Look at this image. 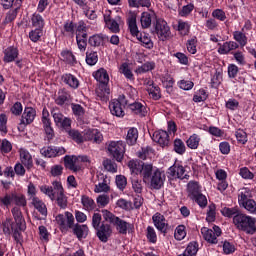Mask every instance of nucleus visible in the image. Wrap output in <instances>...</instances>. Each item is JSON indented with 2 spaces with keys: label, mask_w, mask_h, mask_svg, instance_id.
I'll return each instance as SVG.
<instances>
[{
  "label": "nucleus",
  "mask_w": 256,
  "mask_h": 256,
  "mask_svg": "<svg viewBox=\"0 0 256 256\" xmlns=\"http://www.w3.org/2000/svg\"><path fill=\"white\" fill-rule=\"evenodd\" d=\"M75 163H77V157L69 156V155L64 157V165H65L66 169H69L70 171L77 172V170L79 168L77 165H75Z\"/></svg>",
  "instance_id": "31"
},
{
  "label": "nucleus",
  "mask_w": 256,
  "mask_h": 256,
  "mask_svg": "<svg viewBox=\"0 0 256 256\" xmlns=\"http://www.w3.org/2000/svg\"><path fill=\"white\" fill-rule=\"evenodd\" d=\"M149 87L147 88L148 94L150 95L151 99L154 101H159L161 99V88L155 85L153 82H148Z\"/></svg>",
  "instance_id": "23"
},
{
  "label": "nucleus",
  "mask_w": 256,
  "mask_h": 256,
  "mask_svg": "<svg viewBox=\"0 0 256 256\" xmlns=\"http://www.w3.org/2000/svg\"><path fill=\"white\" fill-rule=\"evenodd\" d=\"M40 191L44 193V195H47L51 201H55L60 209H67L68 201L61 182L54 181L52 187L43 185L40 187Z\"/></svg>",
  "instance_id": "2"
},
{
  "label": "nucleus",
  "mask_w": 256,
  "mask_h": 256,
  "mask_svg": "<svg viewBox=\"0 0 256 256\" xmlns=\"http://www.w3.org/2000/svg\"><path fill=\"white\" fill-rule=\"evenodd\" d=\"M200 141H201V138H199V136L197 134H193L186 141L187 147H189V149H197V147H199Z\"/></svg>",
  "instance_id": "42"
},
{
  "label": "nucleus",
  "mask_w": 256,
  "mask_h": 256,
  "mask_svg": "<svg viewBox=\"0 0 256 256\" xmlns=\"http://www.w3.org/2000/svg\"><path fill=\"white\" fill-rule=\"evenodd\" d=\"M146 237L150 243H157V233L155 232V229L153 227H147Z\"/></svg>",
  "instance_id": "54"
},
{
  "label": "nucleus",
  "mask_w": 256,
  "mask_h": 256,
  "mask_svg": "<svg viewBox=\"0 0 256 256\" xmlns=\"http://www.w3.org/2000/svg\"><path fill=\"white\" fill-rule=\"evenodd\" d=\"M51 115L57 127H61L62 129H64V131L71 127V119L63 116L61 111H59V108H53L51 110Z\"/></svg>",
  "instance_id": "9"
},
{
  "label": "nucleus",
  "mask_w": 256,
  "mask_h": 256,
  "mask_svg": "<svg viewBox=\"0 0 256 256\" xmlns=\"http://www.w3.org/2000/svg\"><path fill=\"white\" fill-rule=\"evenodd\" d=\"M19 57V50L13 46H9L4 50V63H13Z\"/></svg>",
  "instance_id": "18"
},
{
  "label": "nucleus",
  "mask_w": 256,
  "mask_h": 256,
  "mask_svg": "<svg viewBox=\"0 0 256 256\" xmlns=\"http://www.w3.org/2000/svg\"><path fill=\"white\" fill-rule=\"evenodd\" d=\"M32 205L39 211L41 215L47 217V206L37 197L32 198Z\"/></svg>",
  "instance_id": "29"
},
{
  "label": "nucleus",
  "mask_w": 256,
  "mask_h": 256,
  "mask_svg": "<svg viewBox=\"0 0 256 256\" xmlns=\"http://www.w3.org/2000/svg\"><path fill=\"white\" fill-rule=\"evenodd\" d=\"M67 217V227L68 229H72L74 235L77 237L78 241H82V239H87V235H89V227L85 224H75V217L71 212H66Z\"/></svg>",
  "instance_id": "5"
},
{
  "label": "nucleus",
  "mask_w": 256,
  "mask_h": 256,
  "mask_svg": "<svg viewBox=\"0 0 256 256\" xmlns=\"http://www.w3.org/2000/svg\"><path fill=\"white\" fill-rule=\"evenodd\" d=\"M128 167L132 173H134L135 175H139V173H141L143 164H140L139 162H137L135 160H130L128 162Z\"/></svg>",
  "instance_id": "43"
},
{
  "label": "nucleus",
  "mask_w": 256,
  "mask_h": 256,
  "mask_svg": "<svg viewBox=\"0 0 256 256\" xmlns=\"http://www.w3.org/2000/svg\"><path fill=\"white\" fill-rule=\"evenodd\" d=\"M137 39L140 40V42L142 43V45H144L146 49H153V41L147 34H144L143 36H138Z\"/></svg>",
  "instance_id": "52"
},
{
  "label": "nucleus",
  "mask_w": 256,
  "mask_h": 256,
  "mask_svg": "<svg viewBox=\"0 0 256 256\" xmlns=\"http://www.w3.org/2000/svg\"><path fill=\"white\" fill-rule=\"evenodd\" d=\"M192 200L195 201L200 207H207V197H205V195H203L202 193L194 196Z\"/></svg>",
  "instance_id": "57"
},
{
  "label": "nucleus",
  "mask_w": 256,
  "mask_h": 256,
  "mask_svg": "<svg viewBox=\"0 0 256 256\" xmlns=\"http://www.w3.org/2000/svg\"><path fill=\"white\" fill-rule=\"evenodd\" d=\"M233 37L235 41H237V43L241 45V47H245V45H247V36L245 35V33L241 31H235L233 33Z\"/></svg>",
  "instance_id": "40"
},
{
  "label": "nucleus",
  "mask_w": 256,
  "mask_h": 256,
  "mask_svg": "<svg viewBox=\"0 0 256 256\" xmlns=\"http://www.w3.org/2000/svg\"><path fill=\"white\" fill-rule=\"evenodd\" d=\"M110 187L106 184V182H101L95 186L94 192L95 193H107Z\"/></svg>",
  "instance_id": "61"
},
{
  "label": "nucleus",
  "mask_w": 256,
  "mask_h": 256,
  "mask_svg": "<svg viewBox=\"0 0 256 256\" xmlns=\"http://www.w3.org/2000/svg\"><path fill=\"white\" fill-rule=\"evenodd\" d=\"M127 105L130 111H132V113H134L135 115H139L140 117H145V115H147V108L145 107V105L141 104L140 102H133V103L128 102Z\"/></svg>",
  "instance_id": "19"
},
{
  "label": "nucleus",
  "mask_w": 256,
  "mask_h": 256,
  "mask_svg": "<svg viewBox=\"0 0 256 256\" xmlns=\"http://www.w3.org/2000/svg\"><path fill=\"white\" fill-rule=\"evenodd\" d=\"M101 214L100 213H94L92 216V226L94 227V229H99L100 225H101Z\"/></svg>",
  "instance_id": "62"
},
{
  "label": "nucleus",
  "mask_w": 256,
  "mask_h": 256,
  "mask_svg": "<svg viewBox=\"0 0 256 256\" xmlns=\"http://www.w3.org/2000/svg\"><path fill=\"white\" fill-rule=\"evenodd\" d=\"M65 152V148L55 146L44 147L40 150L41 155L48 158L60 157V155H65Z\"/></svg>",
  "instance_id": "12"
},
{
  "label": "nucleus",
  "mask_w": 256,
  "mask_h": 256,
  "mask_svg": "<svg viewBox=\"0 0 256 256\" xmlns=\"http://www.w3.org/2000/svg\"><path fill=\"white\" fill-rule=\"evenodd\" d=\"M108 151L118 163H121L123 157H125V143L123 141H112L108 145Z\"/></svg>",
  "instance_id": "7"
},
{
  "label": "nucleus",
  "mask_w": 256,
  "mask_h": 256,
  "mask_svg": "<svg viewBox=\"0 0 256 256\" xmlns=\"http://www.w3.org/2000/svg\"><path fill=\"white\" fill-rule=\"evenodd\" d=\"M94 79L100 83L99 88L96 91L97 96L100 97L102 101H107V99H109V93H111V90L107 86L109 84V74L107 73V70L101 68L96 71Z\"/></svg>",
  "instance_id": "4"
},
{
  "label": "nucleus",
  "mask_w": 256,
  "mask_h": 256,
  "mask_svg": "<svg viewBox=\"0 0 256 256\" xmlns=\"http://www.w3.org/2000/svg\"><path fill=\"white\" fill-rule=\"evenodd\" d=\"M153 69H155V62H145L136 70V73H147L153 71Z\"/></svg>",
  "instance_id": "49"
},
{
  "label": "nucleus",
  "mask_w": 256,
  "mask_h": 256,
  "mask_svg": "<svg viewBox=\"0 0 256 256\" xmlns=\"http://www.w3.org/2000/svg\"><path fill=\"white\" fill-rule=\"evenodd\" d=\"M188 197L190 199L195 198L197 195L201 194V187L197 182H189L188 183Z\"/></svg>",
  "instance_id": "28"
},
{
  "label": "nucleus",
  "mask_w": 256,
  "mask_h": 256,
  "mask_svg": "<svg viewBox=\"0 0 256 256\" xmlns=\"http://www.w3.org/2000/svg\"><path fill=\"white\" fill-rule=\"evenodd\" d=\"M201 233L203 235V238L208 243L217 244V236L215 235V232L207 227H204L201 229Z\"/></svg>",
  "instance_id": "25"
},
{
  "label": "nucleus",
  "mask_w": 256,
  "mask_h": 256,
  "mask_svg": "<svg viewBox=\"0 0 256 256\" xmlns=\"http://www.w3.org/2000/svg\"><path fill=\"white\" fill-rule=\"evenodd\" d=\"M84 141H94V143H101L103 141V134L97 129H86L83 134Z\"/></svg>",
  "instance_id": "14"
},
{
  "label": "nucleus",
  "mask_w": 256,
  "mask_h": 256,
  "mask_svg": "<svg viewBox=\"0 0 256 256\" xmlns=\"http://www.w3.org/2000/svg\"><path fill=\"white\" fill-rule=\"evenodd\" d=\"M158 20L155 12H143L140 17L142 29H149L151 24L154 23L155 25Z\"/></svg>",
  "instance_id": "13"
},
{
  "label": "nucleus",
  "mask_w": 256,
  "mask_h": 256,
  "mask_svg": "<svg viewBox=\"0 0 256 256\" xmlns=\"http://www.w3.org/2000/svg\"><path fill=\"white\" fill-rule=\"evenodd\" d=\"M152 139L155 143H159L160 147H167L169 145V134L167 131L158 130L154 132Z\"/></svg>",
  "instance_id": "15"
},
{
  "label": "nucleus",
  "mask_w": 256,
  "mask_h": 256,
  "mask_svg": "<svg viewBox=\"0 0 256 256\" xmlns=\"http://www.w3.org/2000/svg\"><path fill=\"white\" fill-rule=\"evenodd\" d=\"M97 237L102 243H107L113 231L111 230V226L102 224L98 229H96Z\"/></svg>",
  "instance_id": "16"
},
{
  "label": "nucleus",
  "mask_w": 256,
  "mask_h": 256,
  "mask_svg": "<svg viewBox=\"0 0 256 256\" xmlns=\"http://www.w3.org/2000/svg\"><path fill=\"white\" fill-rule=\"evenodd\" d=\"M152 221L156 229H158L160 233H163L164 235L167 233V229H169V224L167 223V220L165 219V216H163V214L156 213L152 217Z\"/></svg>",
  "instance_id": "11"
},
{
  "label": "nucleus",
  "mask_w": 256,
  "mask_h": 256,
  "mask_svg": "<svg viewBox=\"0 0 256 256\" xmlns=\"http://www.w3.org/2000/svg\"><path fill=\"white\" fill-rule=\"evenodd\" d=\"M0 131L7 133V115L5 114H0Z\"/></svg>",
  "instance_id": "63"
},
{
  "label": "nucleus",
  "mask_w": 256,
  "mask_h": 256,
  "mask_svg": "<svg viewBox=\"0 0 256 256\" xmlns=\"http://www.w3.org/2000/svg\"><path fill=\"white\" fill-rule=\"evenodd\" d=\"M116 185L120 191H123L127 187V178L124 175H117Z\"/></svg>",
  "instance_id": "55"
},
{
  "label": "nucleus",
  "mask_w": 256,
  "mask_h": 256,
  "mask_svg": "<svg viewBox=\"0 0 256 256\" xmlns=\"http://www.w3.org/2000/svg\"><path fill=\"white\" fill-rule=\"evenodd\" d=\"M99 61V56H97V52H87L86 53V63L87 65L93 66L97 64Z\"/></svg>",
  "instance_id": "51"
},
{
  "label": "nucleus",
  "mask_w": 256,
  "mask_h": 256,
  "mask_svg": "<svg viewBox=\"0 0 256 256\" xmlns=\"http://www.w3.org/2000/svg\"><path fill=\"white\" fill-rule=\"evenodd\" d=\"M63 61H66L69 65H74V63H77V60L75 59V55H73V52L69 50H64L61 53Z\"/></svg>",
  "instance_id": "39"
},
{
  "label": "nucleus",
  "mask_w": 256,
  "mask_h": 256,
  "mask_svg": "<svg viewBox=\"0 0 256 256\" xmlns=\"http://www.w3.org/2000/svg\"><path fill=\"white\" fill-rule=\"evenodd\" d=\"M114 225L121 235H127V231H129V229H133V224L128 223L121 218H118V221H116Z\"/></svg>",
  "instance_id": "22"
},
{
  "label": "nucleus",
  "mask_w": 256,
  "mask_h": 256,
  "mask_svg": "<svg viewBox=\"0 0 256 256\" xmlns=\"http://www.w3.org/2000/svg\"><path fill=\"white\" fill-rule=\"evenodd\" d=\"M103 167L106 171H109V173H117V163L111 159H105L103 161Z\"/></svg>",
  "instance_id": "41"
},
{
  "label": "nucleus",
  "mask_w": 256,
  "mask_h": 256,
  "mask_svg": "<svg viewBox=\"0 0 256 256\" xmlns=\"http://www.w3.org/2000/svg\"><path fill=\"white\" fill-rule=\"evenodd\" d=\"M29 37L33 43H37L43 37V28H36L29 33Z\"/></svg>",
  "instance_id": "47"
},
{
  "label": "nucleus",
  "mask_w": 256,
  "mask_h": 256,
  "mask_svg": "<svg viewBox=\"0 0 256 256\" xmlns=\"http://www.w3.org/2000/svg\"><path fill=\"white\" fill-rule=\"evenodd\" d=\"M137 139H139V131L137 128H130L126 136V143L128 145H135Z\"/></svg>",
  "instance_id": "30"
},
{
  "label": "nucleus",
  "mask_w": 256,
  "mask_h": 256,
  "mask_svg": "<svg viewBox=\"0 0 256 256\" xmlns=\"http://www.w3.org/2000/svg\"><path fill=\"white\" fill-rule=\"evenodd\" d=\"M68 133L70 139L75 141V143H84L85 139H83V135L79 130L71 129V127H68V129L64 130Z\"/></svg>",
  "instance_id": "26"
},
{
  "label": "nucleus",
  "mask_w": 256,
  "mask_h": 256,
  "mask_svg": "<svg viewBox=\"0 0 256 256\" xmlns=\"http://www.w3.org/2000/svg\"><path fill=\"white\" fill-rule=\"evenodd\" d=\"M32 25L33 27H36V29H43V27H45L43 16H41V14H33Z\"/></svg>",
  "instance_id": "38"
},
{
  "label": "nucleus",
  "mask_w": 256,
  "mask_h": 256,
  "mask_svg": "<svg viewBox=\"0 0 256 256\" xmlns=\"http://www.w3.org/2000/svg\"><path fill=\"white\" fill-rule=\"evenodd\" d=\"M241 207L248 211V213H251V215H256V202L253 198L245 202Z\"/></svg>",
  "instance_id": "46"
},
{
  "label": "nucleus",
  "mask_w": 256,
  "mask_h": 256,
  "mask_svg": "<svg viewBox=\"0 0 256 256\" xmlns=\"http://www.w3.org/2000/svg\"><path fill=\"white\" fill-rule=\"evenodd\" d=\"M98 207H107L109 205V196L102 194L96 199Z\"/></svg>",
  "instance_id": "58"
},
{
  "label": "nucleus",
  "mask_w": 256,
  "mask_h": 256,
  "mask_svg": "<svg viewBox=\"0 0 256 256\" xmlns=\"http://www.w3.org/2000/svg\"><path fill=\"white\" fill-rule=\"evenodd\" d=\"M102 216L104 221H107V223L111 225H115L117 221H119V217L115 216V214L111 213L109 210H102Z\"/></svg>",
  "instance_id": "37"
},
{
  "label": "nucleus",
  "mask_w": 256,
  "mask_h": 256,
  "mask_svg": "<svg viewBox=\"0 0 256 256\" xmlns=\"http://www.w3.org/2000/svg\"><path fill=\"white\" fill-rule=\"evenodd\" d=\"M129 7H134L139 9V7H146L149 9L151 7V0H128Z\"/></svg>",
  "instance_id": "36"
},
{
  "label": "nucleus",
  "mask_w": 256,
  "mask_h": 256,
  "mask_svg": "<svg viewBox=\"0 0 256 256\" xmlns=\"http://www.w3.org/2000/svg\"><path fill=\"white\" fill-rule=\"evenodd\" d=\"M233 223L240 231H244L248 235L256 233V219L247 216V214L239 213L233 217Z\"/></svg>",
  "instance_id": "3"
},
{
  "label": "nucleus",
  "mask_w": 256,
  "mask_h": 256,
  "mask_svg": "<svg viewBox=\"0 0 256 256\" xmlns=\"http://www.w3.org/2000/svg\"><path fill=\"white\" fill-rule=\"evenodd\" d=\"M165 172L156 169L153 173L152 176L150 177L149 181H150V187L152 189H156L159 190L161 189V187H163V185H165Z\"/></svg>",
  "instance_id": "10"
},
{
  "label": "nucleus",
  "mask_w": 256,
  "mask_h": 256,
  "mask_svg": "<svg viewBox=\"0 0 256 256\" xmlns=\"http://www.w3.org/2000/svg\"><path fill=\"white\" fill-rule=\"evenodd\" d=\"M126 105H129V101L125 98V95H120L118 99L112 100L109 104L111 114L115 117H125L123 107H126Z\"/></svg>",
  "instance_id": "6"
},
{
  "label": "nucleus",
  "mask_w": 256,
  "mask_h": 256,
  "mask_svg": "<svg viewBox=\"0 0 256 256\" xmlns=\"http://www.w3.org/2000/svg\"><path fill=\"white\" fill-rule=\"evenodd\" d=\"M140 173L144 181H149L153 175V165L143 163Z\"/></svg>",
  "instance_id": "35"
},
{
  "label": "nucleus",
  "mask_w": 256,
  "mask_h": 256,
  "mask_svg": "<svg viewBox=\"0 0 256 256\" xmlns=\"http://www.w3.org/2000/svg\"><path fill=\"white\" fill-rule=\"evenodd\" d=\"M212 17L214 19H218V21H225L227 19V15L225 14V11L221 9H216L212 12Z\"/></svg>",
  "instance_id": "60"
},
{
  "label": "nucleus",
  "mask_w": 256,
  "mask_h": 256,
  "mask_svg": "<svg viewBox=\"0 0 256 256\" xmlns=\"http://www.w3.org/2000/svg\"><path fill=\"white\" fill-rule=\"evenodd\" d=\"M37 116V111L33 107H27L24 110L21 118L22 125H31L33 121H35V117Z\"/></svg>",
  "instance_id": "17"
},
{
  "label": "nucleus",
  "mask_w": 256,
  "mask_h": 256,
  "mask_svg": "<svg viewBox=\"0 0 256 256\" xmlns=\"http://www.w3.org/2000/svg\"><path fill=\"white\" fill-rule=\"evenodd\" d=\"M62 35L64 37H75V23L72 21L65 22Z\"/></svg>",
  "instance_id": "34"
},
{
  "label": "nucleus",
  "mask_w": 256,
  "mask_h": 256,
  "mask_svg": "<svg viewBox=\"0 0 256 256\" xmlns=\"http://www.w3.org/2000/svg\"><path fill=\"white\" fill-rule=\"evenodd\" d=\"M178 31H180L181 35H187L189 33V24L187 22H178Z\"/></svg>",
  "instance_id": "64"
},
{
  "label": "nucleus",
  "mask_w": 256,
  "mask_h": 256,
  "mask_svg": "<svg viewBox=\"0 0 256 256\" xmlns=\"http://www.w3.org/2000/svg\"><path fill=\"white\" fill-rule=\"evenodd\" d=\"M103 41V36L95 34L89 38L88 43L89 45H91V47H99L103 44Z\"/></svg>",
  "instance_id": "44"
},
{
  "label": "nucleus",
  "mask_w": 256,
  "mask_h": 256,
  "mask_svg": "<svg viewBox=\"0 0 256 256\" xmlns=\"http://www.w3.org/2000/svg\"><path fill=\"white\" fill-rule=\"evenodd\" d=\"M20 160L22 165L25 166L28 171L33 168V157L28 151L20 150Z\"/></svg>",
  "instance_id": "20"
},
{
  "label": "nucleus",
  "mask_w": 256,
  "mask_h": 256,
  "mask_svg": "<svg viewBox=\"0 0 256 256\" xmlns=\"http://www.w3.org/2000/svg\"><path fill=\"white\" fill-rule=\"evenodd\" d=\"M120 73H122L126 79H133V72H131V69H129V64L123 63L120 66Z\"/></svg>",
  "instance_id": "53"
},
{
  "label": "nucleus",
  "mask_w": 256,
  "mask_h": 256,
  "mask_svg": "<svg viewBox=\"0 0 256 256\" xmlns=\"http://www.w3.org/2000/svg\"><path fill=\"white\" fill-rule=\"evenodd\" d=\"M236 139L238 143H242V145H245L247 143V133L243 130L239 129L235 133Z\"/></svg>",
  "instance_id": "56"
},
{
  "label": "nucleus",
  "mask_w": 256,
  "mask_h": 256,
  "mask_svg": "<svg viewBox=\"0 0 256 256\" xmlns=\"http://www.w3.org/2000/svg\"><path fill=\"white\" fill-rule=\"evenodd\" d=\"M253 194L248 188H242L238 194V203L241 206L245 205L248 201H251Z\"/></svg>",
  "instance_id": "21"
},
{
  "label": "nucleus",
  "mask_w": 256,
  "mask_h": 256,
  "mask_svg": "<svg viewBox=\"0 0 256 256\" xmlns=\"http://www.w3.org/2000/svg\"><path fill=\"white\" fill-rule=\"evenodd\" d=\"M187 236V232L185 231V226L179 225L174 232V237L177 241H183Z\"/></svg>",
  "instance_id": "45"
},
{
  "label": "nucleus",
  "mask_w": 256,
  "mask_h": 256,
  "mask_svg": "<svg viewBox=\"0 0 256 256\" xmlns=\"http://www.w3.org/2000/svg\"><path fill=\"white\" fill-rule=\"evenodd\" d=\"M12 215L14 222L11 219H6L2 223V229L5 235H11L12 233L15 242L19 243L21 241V231H25V219H23V213L19 207L12 209Z\"/></svg>",
  "instance_id": "1"
},
{
  "label": "nucleus",
  "mask_w": 256,
  "mask_h": 256,
  "mask_svg": "<svg viewBox=\"0 0 256 256\" xmlns=\"http://www.w3.org/2000/svg\"><path fill=\"white\" fill-rule=\"evenodd\" d=\"M104 21L112 33H119V23H117V20L111 18L109 15H104Z\"/></svg>",
  "instance_id": "33"
},
{
  "label": "nucleus",
  "mask_w": 256,
  "mask_h": 256,
  "mask_svg": "<svg viewBox=\"0 0 256 256\" xmlns=\"http://www.w3.org/2000/svg\"><path fill=\"white\" fill-rule=\"evenodd\" d=\"M174 151L175 153H178V155H183V153H185V143H183V140H174Z\"/></svg>",
  "instance_id": "50"
},
{
  "label": "nucleus",
  "mask_w": 256,
  "mask_h": 256,
  "mask_svg": "<svg viewBox=\"0 0 256 256\" xmlns=\"http://www.w3.org/2000/svg\"><path fill=\"white\" fill-rule=\"evenodd\" d=\"M81 203L86 211H94L97 208V204H95V200L87 195H83L81 198Z\"/></svg>",
  "instance_id": "27"
},
{
  "label": "nucleus",
  "mask_w": 256,
  "mask_h": 256,
  "mask_svg": "<svg viewBox=\"0 0 256 256\" xmlns=\"http://www.w3.org/2000/svg\"><path fill=\"white\" fill-rule=\"evenodd\" d=\"M62 81L72 89H78L79 87V80L73 74H64L62 76Z\"/></svg>",
  "instance_id": "24"
},
{
  "label": "nucleus",
  "mask_w": 256,
  "mask_h": 256,
  "mask_svg": "<svg viewBox=\"0 0 256 256\" xmlns=\"http://www.w3.org/2000/svg\"><path fill=\"white\" fill-rule=\"evenodd\" d=\"M154 28H155V33L158 35L161 41H165V39H169V36L171 35V29L169 28V25L165 20L163 19L156 20V23L154 24Z\"/></svg>",
  "instance_id": "8"
},
{
  "label": "nucleus",
  "mask_w": 256,
  "mask_h": 256,
  "mask_svg": "<svg viewBox=\"0 0 256 256\" xmlns=\"http://www.w3.org/2000/svg\"><path fill=\"white\" fill-rule=\"evenodd\" d=\"M221 213L224 217H235L236 215H239V208H227L224 207L221 209Z\"/></svg>",
  "instance_id": "48"
},
{
  "label": "nucleus",
  "mask_w": 256,
  "mask_h": 256,
  "mask_svg": "<svg viewBox=\"0 0 256 256\" xmlns=\"http://www.w3.org/2000/svg\"><path fill=\"white\" fill-rule=\"evenodd\" d=\"M13 203L18 205V207H25V205H27V200L23 195L14 194Z\"/></svg>",
  "instance_id": "59"
},
{
  "label": "nucleus",
  "mask_w": 256,
  "mask_h": 256,
  "mask_svg": "<svg viewBox=\"0 0 256 256\" xmlns=\"http://www.w3.org/2000/svg\"><path fill=\"white\" fill-rule=\"evenodd\" d=\"M128 27L130 29L131 35L134 37H139V35H141V33H139V28L137 27V17L130 16L128 18Z\"/></svg>",
  "instance_id": "32"
}]
</instances>
